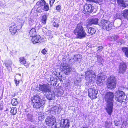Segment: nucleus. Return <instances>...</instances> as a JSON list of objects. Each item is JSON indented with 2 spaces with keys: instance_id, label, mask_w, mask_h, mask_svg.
Instances as JSON below:
<instances>
[{
  "instance_id": "nucleus-1",
  "label": "nucleus",
  "mask_w": 128,
  "mask_h": 128,
  "mask_svg": "<svg viewBox=\"0 0 128 128\" xmlns=\"http://www.w3.org/2000/svg\"><path fill=\"white\" fill-rule=\"evenodd\" d=\"M114 97L113 93L110 92H107L104 97L107 103L106 108L108 114L110 115L112 112Z\"/></svg>"
},
{
  "instance_id": "nucleus-2",
  "label": "nucleus",
  "mask_w": 128,
  "mask_h": 128,
  "mask_svg": "<svg viewBox=\"0 0 128 128\" xmlns=\"http://www.w3.org/2000/svg\"><path fill=\"white\" fill-rule=\"evenodd\" d=\"M116 100L120 102H124L126 99L125 94L122 91L118 90L116 91L114 94Z\"/></svg>"
},
{
  "instance_id": "nucleus-3",
  "label": "nucleus",
  "mask_w": 128,
  "mask_h": 128,
  "mask_svg": "<svg viewBox=\"0 0 128 128\" xmlns=\"http://www.w3.org/2000/svg\"><path fill=\"white\" fill-rule=\"evenodd\" d=\"M56 120L54 116H50L46 119L45 122L47 125L51 126L52 128H57L56 124Z\"/></svg>"
},
{
  "instance_id": "nucleus-4",
  "label": "nucleus",
  "mask_w": 128,
  "mask_h": 128,
  "mask_svg": "<svg viewBox=\"0 0 128 128\" xmlns=\"http://www.w3.org/2000/svg\"><path fill=\"white\" fill-rule=\"evenodd\" d=\"M98 25L102 28L107 31L111 30L112 26V24L110 22L104 20H101Z\"/></svg>"
},
{
  "instance_id": "nucleus-5",
  "label": "nucleus",
  "mask_w": 128,
  "mask_h": 128,
  "mask_svg": "<svg viewBox=\"0 0 128 128\" xmlns=\"http://www.w3.org/2000/svg\"><path fill=\"white\" fill-rule=\"evenodd\" d=\"M106 85L108 88L112 89L116 86V81L115 77L111 76L108 79Z\"/></svg>"
},
{
  "instance_id": "nucleus-6",
  "label": "nucleus",
  "mask_w": 128,
  "mask_h": 128,
  "mask_svg": "<svg viewBox=\"0 0 128 128\" xmlns=\"http://www.w3.org/2000/svg\"><path fill=\"white\" fill-rule=\"evenodd\" d=\"M98 94V90L96 87L92 88L88 90V96L91 99L97 98Z\"/></svg>"
},
{
  "instance_id": "nucleus-7",
  "label": "nucleus",
  "mask_w": 128,
  "mask_h": 128,
  "mask_svg": "<svg viewBox=\"0 0 128 128\" xmlns=\"http://www.w3.org/2000/svg\"><path fill=\"white\" fill-rule=\"evenodd\" d=\"M85 78L86 79L88 78L89 80L94 81L95 78L96 77V76L94 72L91 70H88L86 71L85 75Z\"/></svg>"
},
{
  "instance_id": "nucleus-8",
  "label": "nucleus",
  "mask_w": 128,
  "mask_h": 128,
  "mask_svg": "<svg viewBox=\"0 0 128 128\" xmlns=\"http://www.w3.org/2000/svg\"><path fill=\"white\" fill-rule=\"evenodd\" d=\"M60 68L61 70L64 71L66 75L70 74L71 72V69L70 67L68 66L66 63L62 64L60 66Z\"/></svg>"
},
{
  "instance_id": "nucleus-9",
  "label": "nucleus",
  "mask_w": 128,
  "mask_h": 128,
  "mask_svg": "<svg viewBox=\"0 0 128 128\" xmlns=\"http://www.w3.org/2000/svg\"><path fill=\"white\" fill-rule=\"evenodd\" d=\"M49 84H48L39 85L38 86L39 90L44 92H50V87L49 86Z\"/></svg>"
},
{
  "instance_id": "nucleus-10",
  "label": "nucleus",
  "mask_w": 128,
  "mask_h": 128,
  "mask_svg": "<svg viewBox=\"0 0 128 128\" xmlns=\"http://www.w3.org/2000/svg\"><path fill=\"white\" fill-rule=\"evenodd\" d=\"M84 12L85 14L92 13L93 11L94 7L90 4H86L84 6Z\"/></svg>"
},
{
  "instance_id": "nucleus-11",
  "label": "nucleus",
  "mask_w": 128,
  "mask_h": 128,
  "mask_svg": "<svg viewBox=\"0 0 128 128\" xmlns=\"http://www.w3.org/2000/svg\"><path fill=\"white\" fill-rule=\"evenodd\" d=\"M60 126L62 128H68L70 126V120L68 119L62 120Z\"/></svg>"
},
{
  "instance_id": "nucleus-12",
  "label": "nucleus",
  "mask_w": 128,
  "mask_h": 128,
  "mask_svg": "<svg viewBox=\"0 0 128 128\" xmlns=\"http://www.w3.org/2000/svg\"><path fill=\"white\" fill-rule=\"evenodd\" d=\"M37 4H41L42 6L43 10L44 11H48L49 10L48 6V4H46V2L44 0H41L37 2Z\"/></svg>"
},
{
  "instance_id": "nucleus-13",
  "label": "nucleus",
  "mask_w": 128,
  "mask_h": 128,
  "mask_svg": "<svg viewBox=\"0 0 128 128\" xmlns=\"http://www.w3.org/2000/svg\"><path fill=\"white\" fill-rule=\"evenodd\" d=\"M126 64L124 63H121L119 68V72L120 73H124L126 71Z\"/></svg>"
},
{
  "instance_id": "nucleus-14",
  "label": "nucleus",
  "mask_w": 128,
  "mask_h": 128,
  "mask_svg": "<svg viewBox=\"0 0 128 128\" xmlns=\"http://www.w3.org/2000/svg\"><path fill=\"white\" fill-rule=\"evenodd\" d=\"M41 40V36L38 35H36L35 36L33 37L32 39V41L33 44L40 42Z\"/></svg>"
},
{
  "instance_id": "nucleus-15",
  "label": "nucleus",
  "mask_w": 128,
  "mask_h": 128,
  "mask_svg": "<svg viewBox=\"0 0 128 128\" xmlns=\"http://www.w3.org/2000/svg\"><path fill=\"white\" fill-rule=\"evenodd\" d=\"M117 2L119 5L124 7L128 6V2L127 0H117Z\"/></svg>"
},
{
  "instance_id": "nucleus-16",
  "label": "nucleus",
  "mask_w": 128,
  "mask_h": 128,
  "mask_svg": "<svg viewBox=\"0 0 128 128\" xmlns=\"http://www.w3.org/2000/svg\"><path fill=\"white\" fill-rule=\"evenodd\" d=\"M60 110L59 105L52 107L50 110V113L54 114L56 113L58 114Z\"/></svg>"
},
{
  "instance_id": "nucleus-17",
  "label": "nucleus",
  "mask_w": 128,
  "mask_h": 128,
  "mask_svg": "<svg viewBox=\"0 0 128 128\" xmlns=\"http://www.w3.org/2000/svg\"><path fill=\"white\" fill-rule=\"evenodd\" d=\"M105 79L104 76H99L98 77L96 83L99 86H101L103 84V82Z\"/></svg>"
},
{
  "instance_id": "nucleus-18",
  "label": "nucleus",
  "mask_w": 128,
  "mask_h": 128,
  "mask_svg": "<svg viewBox=\"0 0 128 128\" xmlns=\"http://www.w3.org/2000/svg\"><path fill=\"white\" fill-rule=\"evenodd\" d=\"M32 100V102L34 103H39L41 102H45V101L42 100L40 98L39 96L38 95H36L35 96Z\"/></svg>"
},
{
  "instance_id": "nucleus-19",
  "label": "nucleus",
  "mask_w": 128,
  "mask_h": 128,
  "mask_svg": "<svg viewBox=\"0 0 128 128\" xmlns=\"http://www.w3.org/2000/svg\"><path fill=\"white\" fill-rule=\"evenodd\" d=\"M98 20L97 18H93L90 19L88 22L90 25L97 24L98 23Z\"/></svg>"
},
{
  "instance_id": "nucleus-20",
  "label": "nucleus",
  "mask_w": 128,
  "mask_h": 128,
  "mask_svg": "<svg viewBox=\"0 0 128 128\" xmlns=\"http://www.w3.org/2000/svg\"><path fill=\"white\" fill-rule=\"evenodd\" d=\"M84 30L80 24H78L74 30V32H84Z\"/></svg>"
},
{
  "instance_id": "nucleus-21",
  "label": "nucleus",
  "mask_w": 128,
  "mask_h": 128,
  "mask_svg": "<svg viewBox=\"0 0 128 128\" xmlns=\"http://www.w3.org/2000/svg\"><path fill=\"white\" fill-rule=\"evenodd\" d=\"M82 58V56L79 54L74 55L73 60L74 62H76L78 61L79 62H81V59Z\"/></svg>"
},
{
  "instance_id": "nucleus-22",
  "label": "nucleus",
  "mask_w": 128,
  "mask_h": 128,
  "mask_svg": "<svg viewBox=\"0 0 128 128\" xmlns=\"http://www.w3.org/2000/svg\"><path fill=\"white\" fill-rule=\"evenodd\" d=\"M76 35L77 38H82L85 36L86 35V32H74Z\"/></svg>"
},
{
  "instance_id": "nucleus-23",
  "label": "nucleus",
  "mask_w": 128,
  "mask_h": 128,
  "mask_svg": "<svg viewBox=\"0 0 128 128\" xmlns=\"http://www.w3.org/2000/svg\"><path fill=\"white\" fill-rule=\"evenodd\" d=\"M44 103L45 102H41L39 103H34V107L36 109L39 108L42 106Z\"/></svg>"
},
{
  "instance_id": "nucleus-24",
  "label": "nucleus",
  "mask_w": 128,
  "mask_h": 128,
  "mask_svg": "<svg viewBox=\"0 0 128 128\" xmlns=\"http://www.w3.org/2000/svg\"><path fill=\"white\" fill-rule=\"evenodd\" d=\"M45 114L43 112H40L38 115V120L40 121L43 120L45 118Z\"/></svg>"
},
{
  "instance_id": "nucleus-25",
  "label": "nucleus",
  "mask_w": 128,
  "mask_h": 128,
  "mask_svg": "<svg viewBox=\"0 0 128 128\" xmlns=\"http://www.w3.org/2000/svg\"><path fill=\"white\" fill-rule=\"evenodd\" d=\"M42 6L41 4L38 5L37 2L36 3V10L37 12H42L43 10L42 7Z\"/></svg>"
},
{
  "instance_id": "nucleus-26",
  "label": "nucleus",
  "mask_w": 128,
  "mask_h": 128,
  "mask_svg": "<svg viewBox=\"0 0 128 128\" xmlns=\"http://www.w3.org/2000/svg\"><path fill=\"white\" fill-rule=\"evenodd\" d=\"M48 92V94L46 95L47 98L49 100L52 99L54 97V95L52 94V93L50 92V91Z\"/></svg>"
},
{
  "instance_id": "nucleus-27",
  "label": "nucleus",
  "mask_w": 128,
  "mask_h": 128,
  "mask_svg": "<svg viewBox=\"0 0 128 128\" xmlns=\"http://www.w3.org/2000/svg\"><path fill=\"white\" fill-rule=\"evenodd\" d=\"M122 15L124 18L128 20V10H125L122 12Z\"/></svg>"
},
{
  "instance_id": "nucleus-28",
  "label": "nucleus",
  "mask_w": 128,
  "mask_h": 128,
  "mask_svg": "<svg viewBox=\"0 0 128 128\" xmlns=\"http://www.w3.org/2000/svg\"><path fill=\"white\" fill-rule=\"evenodd\" d=\"M16 26L14 23H12L9 26V29L10 32H11L12 31L11 30L12 29L14 28V30L16 29V27L15 26Z\"/></svg>"
},
{
  "instance_id": "nucleus-29",
  "label": "nucleus",
  "mask_w": 128,
  "mask_h": 128,
  "mask_svg": "<svg viewBox=\"0 0 128 128\" xmlns=\"http://www.w3.org/2000/svg\"><path fill=\"white\" fill-rule=\"evenodd\" d=\"M17 112V109L16 107H12L10 110L11 113L13 115H15Z\"/></svg>"
},
{
  "instance_id": "nucleus-30",
  "label": "nucleus",
  "mask_w": 128,
  "mask_h": 128,
  "mask_svg": "<svg viewBox=\"0 0 128 128\" xmlns=\"http://www.w3.org/2000/svg\"><path fill=\"white\" fill-rule=\"evenodd\" d=\"M20 62L21 64H26V62L24 57H20L19 58Z\"/></svg>"
},
{
  "instance_id": "nucleus-31",
  "label": "nucleus",
  "mask_w": 128,
  "mask_h": 128,
  "mask_svg": "<svg viewBox=\"0 0 128 128\" xmlns=\"http://www.w3.org/2000/svg\"><path fill=\"white\" fill-rule=\"evenodd\" d=\"M47 18V16L46 14H44L42 16L41 20L43 24H45L46 23Z\"/></svg>"
},
{
  "instance_id": "nucleus-32",
  "label": "nucleus",
  "mask_w": 128,
  "mask_h": 128,
  "mask_svg": "<svg viewBox=\"0 0 128 128\" xmlns=\"http://www.w3.org/2000/svg\"><path fill=\"white\" fill-rule=\"evenodd\" d=\"M118 38V36L117 35L114 36L110 37L108 38L110 40L113 41L116 40Z\"/></svg>"
},
{
  "instance_id": "nucleus-33",
  "label": "nucleus",
  "mask_w": 128,
  "mask_h": 128,
  "mask_svg": "<svg viewBox=\"0 0 128 128\" xmlns=\"http://www.w3.org/2000/svg\"><path fill=\"white\" fill-rule=\"evenodd\" d=\"M122 50L124 52L126 57L128 58V48H122Z\"/></svg>"
},
{
  "instance_id": "nucleus-34",
  "label": "nucleus",
  "mask_w": 128,
  "mask_h": 128,
  "mask_svg": "<svg viewBox=\"0 0 128 128\" xmlns=\"http://www.w3.org/2000/svg\"><path fill=\"white\" fill-rule=\"evenodd\" d=\"M53 21L52 24L56 28L58 27L59 26V25L57 21L55 20H54Z\"/></svg>"
},
{
  "instance_id": "nucleus-35",
  "label": "nucleus",
  "mask_w": 128,
  "mask_h": 128,
  "mask_svg": "<svg viewBox=\"0 0 128 128\" xmlns=\"http://www.w3.org/2000/svg\"><path fill=\"white\" fill-rule=\"evenodd\" d=\"M11 103L13 105L16 106L18 103L17 99L15 98L13 99L12 100Z\"/></svg>"
},
{
  "instance_id": "nucleus-36",
  "label": "nucleus",
  "mask_w": 128,
  "mask_h": 128,
  "mask_svg": "<svg viewBox=\"0 0 128 128\" xmlns=\"http://www.w3.org/2000/svg\"><path fill=\"white\" fill-rule=\"evenodd\" d=\"M54 79V78L52 77H50L48 78L47 80L49 82H50L51 84V85H52V84L53 83V80Z\"/></svg>"
},
{
  "instance_id": "nucleus-37",
  "label": "nucleus",
  "mask_w": 128,
  "mask_h": 128,
  "mask_svg": "<svg viewBox=\"0 0 128 128\" xmlns=\"http://www.w3.org/2000/svg\"><path fill=\"white\" fill-rule=\"evenodd\" d=\"M122 16H123L122 13L121 12L120 13H118L116 14V17L117 18L120 19L121 18Z\"/></svg>"
},
{
  "instance_id": "nucleus-38",
  "label": "nucleus",
  "mask_w": 128,
  "mask_h": 128,
  "mask_svg": "<svg viewBox=\"0 0 128 128\" xmlns=\"http://www.w3.org/2000/svg\"><path fill=\"white\" fill-rule=\"evenodd\" d=\"M27 117L28 120L32 122V121L33 119L32 118V115L28 114L27 115Z\"/></svg>"
},
{
  "instance_id": "nucleus-39",
  "label": "nucleus",
  "mask_w": 128,
  "mask_h": 128,
  "mask_svg": "<svg viewBox=\"0 0 128 128\" xmlns=\"http://www.w3.org/2000/svg\"><path fill=\"white\" fill-rule=\"evenodd\" d=\"M88 32H96L95 30L92 28H90L88 30Z\"/></svg>"
},
{
  "instance_id": "nucleus-40",
  "label": "nucleus",
  "mask_w": 128,
  "mask_h": 128,
  "mask_svg": "<svg viewBox=\"0 0 128 128\" xmlns=\"http://www.w3.org/2000/svg\"><path fill=\"white\" fill-rule=\"evenodd\" d=\"M36 35L35 34V32H29V36L31 37H32V38H33V37L35 36Z\"/></svg>"
},
{
  "instance_id": "nucleus-41",
  "label": "nucleus",
  "mask_w": 128,
  "mask_h": 128,
  "mask_svg": "<svg viewBox=\"0 0 128 128\" xmlns=\"http://www.w3.org/2000/svg\"><path fill=\"white\" fill-rule=\"evenodd\" d=\"M127 124V123L126 122H124L122 124V126L121 128H125Z\"/></svg>"
},
{
  "instance_id": "nucleus-42",
  "label": "nucleus",
  "mask_w": 128,
  "mask_h": 128,
  "mask_svg": "<svg viewBox=\"0 0 128 128\" xmlns=\"http://www.w3.org/2000/svg\"><path fill=\"white\" fill-rule=\"evenodd\" d=\"M55 0H50V6H52L53 5Z\"/></svg>"
},
{
  "instance_id": "nucleus-43",
  "label": "nucleus",
  "mask_w": 128,
  "mask_h": 128,
  "mask_svg": "<svg viewBox=\"0 0 128 128\" xmlns=\"http://www.w3.org/2000/svg\"><path fill=\"white\" fill-rule=\"evenodd\" d=\"M14 81L16 86H17L19 84L20 81L19 80H17L16 78L14 79Z\"/></svg>"
},
{
  "instance_id": "nucleus-44",
  "label": "nucleus",
  "mask_w": 128,
  "mask_h": 128,
  "mask_svg": "<svg viewBox=\"0 0 128 128\" xmlns=\"http://www.w3.org/2000/svg\"><path fill=\"white\" fill-rule=\"evenodd\" d=\"M56 9L58 10H60L61 9L60 6L59 5L56 6Z\"/></svg>"
},
{
  "instance_id": "nucleus-45",
  "label": "nucleus",
  "mask_w": 128,
  "mask_h": 128,
  "mask_svg": "<svg viewBox=\"0 0 128 128\" xmlns=\"http://www.w3.org/2000/svg\"><path fill=\"white\" fill-rule=\"evenodd\" d=\"M47 52V50L45 49H44L42 50V52L44 54H45Z\"/></svg>"
},
{
  "instance_id": "nucleus-46",
  "label": "nucleus",
  "mask_w": 128,
  "mask_h": 128,
  "mask_svg": "<svg viewBox=\"0 0 128 128\" xmlns=\"http://www.w3.org/2000/svg\"><path fill=\"white\" fill-rule=\"evenodd\" d=\"M98 50H99L100 51H101L103 49V47L102 46H99L98 47Z\"/></svg>"
},
{
  "instance_id": "nucleus-47",
  "label": "nucleus",
  "mask_w": 128,
  "mask_h": 128,
  "mask_svg": "<svg viewBox=\"0 0 128 128\" xmlns=\"http://www.w3.org/2000/svg\"><path fill=\"white\" fill-rule=\"evenodd\" d=\"M102 60V59L101 58H98L97 60L98 62L101 63Z\"/></svg>"
},
{
  "instance_id": "nucleus-48",
  "label": "nucleus",
  "mask_w": 128,
  "mask_h": 128,
  "mask_svg": "<svg viewBox=\"0 0 128 128\" xmlns=\"http://www.w3.org/2000/svg\"><path fill=\"white\" fill-rule=\"evenodd\" d=\"M30 32H36V30L34 28H32L30 30Z\"/></svg>"
},
{
  "instance_id": "nucleus-49",
  "label": "nucleus",
  "mask_w": 128,
  "mask_h": 128,
  "mask_svg": "<svg viewBox=\"0 0 128 128\" xmlns=\"http://www.w3.org/2000/svg\"><path fill=\"white\" fill-rule=\"evenodd\" d=\"M26 64H27L26 65H25V66H26V67H28V66L29 64V63L27 62Z\"/></svg>"
},
{
  "instance_id": "nucleus-50",
  "label": "nucleus",
  "mask_w": 128,
  "mask_h": 128,
  "mask_svg": "<svg viewBox=\"0 0 128 128\" xmlns=\"http://www.w3.org/2000/svg\"><path fill=\"white\" fill-rule=\"evenodd\" d=\"M118 122H116L115 124V125L116 126H118Z\"/></svg>"
},
{
  "instance_id": "nucleus-51",
  "label": "nucleus",
  "mask_w": 128,
  "mask_h": 128,
  "mask_svg": "<svg viewBox=\"0 0 128 128\" xmlns=\"http://www.w3.org/2000/svg\"><path fill=\"white\" fill-rule=\"evenodd\" d=\"M28 128H34V127H32V126H31L30 127Z\"/></svg>"
},
{
  "instance_id": "nucleus-52",
  "label": "nucleus",
  "mask_w": 128,
  "mask_h": 128,
  "mask_svg": "<svg viewBox=\"0 0 128 128\" xmlns=\"http://www.w3.org/2000/svg\"><path fill=\"white\" fill-rule=\"evenodd\" d=\"M11 34L13 35H14L15 34V32H12Z\"/></svg>"
},
{
  "instance_id": "nucleus-53",
  "label": "nucleus",
  "mask_w": 128,
  "mask_h": 128,
  "mask_svg": "<svg viewBox=\"0 0 128 128\" xmlns=\"http://www.w3.org/2000/svg\"><path fill=\"white\" fill-rule=\"evenodd\" d=\"M82 128H88V127H84Z\"/></svg>"
},
{
  "instance_id": "nucleus-54",
  "label": "nucleus",
  "mask_w": 128,
  "mask_h": 128,
  "mask_svg": "<svg viewBox=\"0 0 128 128\" xmlns=\"http://www.w3.org/2000/svg\"><path fill=\"white\" fill-rule=\"evenodd\" d=\"M74 83L76 84V81H75L74 82Z\"/></svg>"
},
{
  "instance_id": "nucleus-55",
  "label": "nucleus",
  "mask_w": 128,
  "mask_h": 128,
  "mask_svg": "<svg viewBox=\"0 0 128 128\" xmlns=\"http://www.w3.org/2000/svg\"><path fill=\"white\" fill-rule=\"evenodd\" d=\"M91 33H92V32H90V34H93V33H92V34H91Z\"/></svg>"
},
{
  "instance_id": "nucleus-56",
  "label": "nucleus",
  "mask_w": 128,
  "mask_h": 128,
  "mask_svg": "<svg viewBox=\"0 0 128 128\" xmlns=\"http://www.w3.org/2000/svg\"><path fill=\"white\" fill-rule=\"evenodd\" d=\"M15 30H16V29H15ZM17 30H18V29H17V30H16V31L15 32H16Z\"/></svg>"
},
{
  "instance_id": "nucleus-57",
  "label": "nucleus",
  "mask_w": 128,
  "mask_h": 128,
  "mask_svg": "<svg viewBox=\"0 0 128 128\" xmlns=\"http://www.w3.org/2000/svg\"><path fill=\"white\" fill-rule=\"evenodd\" d=\"M53 70H54H54H55V69H54Z\"/></svg>"
},
{
  "instance_id": "nucleus-58",
  "label": "nucleus",
  "mask_w": 128,
  "mask_h": 128,
  "mask_svg": "<svg viewBox=\"0 0 128 128\" xmlns=\"http://www.w3.org/2000/svg\"><path fill=\"white\" fill-rule=\"evenodd\" d=\"M95 32H94L93 33H94V34H95Z\"/></svg>"
},
{
  "instance_id": "nucleus-59",
  "label": "nucleus",
  "mask_w": 128,
  "mask_h": 128,
  "mask_svg": "<svg viewBox=\"0 0 128 128\" xmlns=\"http://www.w3.org/2000/svg\"><path fill=\"white\" fill-rule=\"evenodd\" d=\"M54 74H55V73H54Z\"/></svg>"
},
{
  "instance_id": "nucleus-60",
  "label": "nucleus",
  "mask_w": 128,
  "mask_h": 128,
  "mask_svg": "<svg viewBox=\"0 0 128 128\" xmlns=\"http://www.w3.org/2000/svg\"><path fill=\"white\" fill-rule=\"evenodd\" d=\"M56 73H57V72H56Z\"/></svg>"
},
{
  "instance_id": "nucleus-61",
  "label": "nucleus",
  "mask_w": 128,
  "mask_h": 128,
  "mask_svg": "<svg viewBox=\"0 0 128 128\" xmlns=\"http://www.w3.org/2000/svg\"><path fill=\"white\" fill-rule=\"evenodd\" d=\"M53 84H54V83H53ZM54 84H53V86H54Z\"/></svg>"
},
{
  "instance_id": "nucleus-62",
  "label": "nucleus",
  "mask_w": 128,
  "mask_h": 128,
  "mask_svg": "<svg viewBox=\"0 0 128 128\" xmlns=\"http://www.w3.org/2000/svg\"><path fill=\"white\" fill-rule=\"evenodd\" d=\"M53 84H54V83H53ZM54 84H53V86H54Z\"/></svg>"
}]
</instances>
